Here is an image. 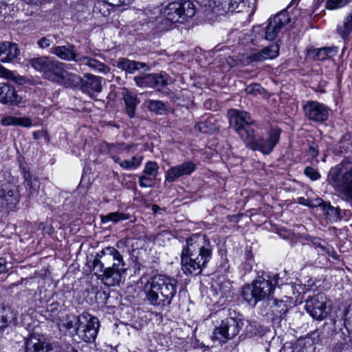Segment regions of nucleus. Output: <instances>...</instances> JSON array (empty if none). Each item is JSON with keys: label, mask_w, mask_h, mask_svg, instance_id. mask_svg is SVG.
Returning a JSON list of instances; mask_svg holds the SVG:
<instances>
[{"label": "nucleus", "mask_w": 352, "mask_h": 352, "mask_svg": "<svg viewBox=\"0 0 352 352\" xmlns=\"http://www.w3.org/2000/svg\"><path fill=\"white\" fill-rule=\"evenodd\" d=\"M228 115L230 126L246 146L252 150L269 154L278 142L280 133L278 129H273L266 137L256 139L254 135V121L251 118L250 113L243 111L231 109Z\"/></svg>", "instance_id": "nucleus-1"}, {"label": "nucleus", "mask_w": 352, "mask_h": 352, "mask_svg": "<svg viewBox=\"0 0 352 352\" xmlns=\"http://www.w3.org/2000/svg\"><path fill=\"white\" fill-rule=\"evenodd\" d=\"M212 256V245L204 234H193L186 239L181 254L182 270L186 274H199Z\"/></svg>", "instance_id": "nucleus-2"}, {"label": "nucleus", "mask_w": 352, "mask_h": 352, "mask_svg": "<svg viewBox=\"0 0 352 352\" xmlns=\"http://www.w3.org/2000/svg\"><path fill=\"white\" fill-rule=\"evenodd\" d=\"M177 289V280L164 275L155 276L144 286L147 300L152 305L159 307L169 306Z\"/></svg>", "instance_id": "nucleus-3"}, {"label": "nucleus", "mask_w": 352, "mask_h": 352, "mask_svg": "<svg viewBox=\"0 0 352 352\" xmlns=\"http://www.w3.org/2000/svg\"><path fill=\"white\" fill-rule=\"evenodd\" d=\"M100 256H104V262H113L112 266L105 268L100 280L109 287L118 285L122 282L126 272L122 256L113 247L103 249Z\"/></svg>", "instance_id": "nucleus-4"}, {"label": "nucleus", "mask_w": 352, "mask_h": 352, "mask_svg": "<svg viewBox=\"0 0 352 352\" xmlns=\"http://www.w3.org/2000/svg\"><path fill=\"white\" fill-rule=\"evenodd\" d=\"M196 11V5L192 1L177 0L165 6L161 14L164 19L170 23L183 24L189 21Z\"/></svg>", "instance_id": "nucleus-5"}, {"label": "nucleus", "mask_w": 352, "mask_h": 352, "mask_svg": "<svg viewBox=\"0 0 352 352\" xmlns=\"http://www.w3.org/2000/svg\"><path fill=\"white\" fill-rule=\"evenodd\" d=\"M274 283L264 278L259 277L252 285H248L242 289V296L250 305L255 306L271 294L277 283L276 275L274 277Z\"/></svg>", "instance_id": "nucleus-6"}, {"label": "nucleus", "mask_w": 352, "mask_h": 352, "mask_svg": "<svg viewBox=\"0 0 352 352\" xmlns=\"http://www.w3.org/2000/svg\"><path fill=\"white\" fill-rule=\"evenodd\" d=\"M328 183L337 191L352 199V170H344L342 164L331 168L327 177Z\"/></svg>", "instance_id": "nucleus-7"}, {"label": "nucleus", "mask_w": 352, "mask_h": 352, "mask_svg": "<svg viewBox=\"0 0 352 352\" xmlns=\"http://www.w3.org/2000/svg\"><path fill=\"white\" fill-rule=\"evenodd\" d=\"M99 327L100 323L97 318L84 312L78 316L76 333L82 340L91 342L95 340Z\"/></svg>", "instance_id": "nucleus-8"}, {"label": "nucleus", "mask_w": 352, "mask_h": 352, "mask_svg": "<svg viewBox=\"0 0 352 352\" xmlns=\"http://www.w3.org/2000/svg\"><path fill=\"white\" fill-rule=\"evenodd\" d=\"M242 325H243V322L234 318L223 320L220 324L214 329L212 339L220 344L226 343L239 333Z\"/></svg>", "instance_id": "nucleus-9"}, {"label": "nucleus", "mask_w": 352, "mask_h": 352, "mask_svg": "<svg viewBox=\"0 0 352 352\" xmlns=\"http://www.w3.org/2000/svg\"><path fill=\"white\" fill-rule=\"evenodd\" d=\"M326 302L325 295L322 293H318L305 301V309L314 319L322 320L328 314Z\"/></svg>", "instance_id": "nucleus-10"}, {"label": "nucleus", "mask_w": 352, "mask_h": 352, "mask_svg": "<svg viewBox=\"0 0 352 352\" xmlns=\"http://www.w3.org/2000/svg\"><path fill=\"white\" fill-rule=\"evenodd\" d=\"M290 22L287 12L283 11L270 18L265 28V38L274 41L276 38L281 30Z\"/></svg>", "instance_id": "nucleus-11"}, {"label": "nucleus", "mask_w": 352, "mask_h": 352, "mask_svg": "<svg viewBox=\"0 0 352 352\" xmlns=\"http://www.w3.org/2000/svg\"><path fill=\"white\" fill-rule=\"evenodd\" d=\"M305 116L316 122L326 121L329 115V109L325 104L318 101H307L303 106Z\"/></svg>", "instance_id": "nucleus-12"}, {"label": "nucleus", "mask_w": 352, "mask_h": 352, "mask_svg": "<svg viewBox=\"0 0 352 352\" xmlns=\"http://www.w3.org/2000/svg\"><path fill=\"white\" fill-rule=\"evenodd\" d=\"M256 0H224L222 3L221 15L228 12H245L248 15L254 14Z\"/></svg>", "instance_id": "nucleus-13"}, {"label": "nucleus", "mask_w": 352, "mask_h": 352, "mask_svg": "<svg viewBox=\"0 0 352 352\" xmlns=\"http://www.w3.org/2000/svg\"><path fill=\"white\" fill-rule=\"evenodd\" d=\"M196 170V165L192 161L171 166L165 173V183H173L179 178L189 176Z\"/></svg>", "instance_id": "nucleus-14"}, {"label": "nucleus", "mask_w": 352, "mask_h": 352, "mask_svg": "<svg viewBox=\"0 0 352 352\" xmlns=\"http://www.w3.org/2000/svg\"><path fill=\"white\" fill-rule=\"evenodd\" d=\"M134 80L136 85L140 87L160 88L167 84L165 74H144L135 76Z\"/></svg>", "instance_id": "nucleus-15"}, {"label": "nucleus", "mask_w": 352, "mask_h": 352, "mask_svg": "<svg viewBox=\"0 0 352 352\" xmlns=\"http://www.w3.org/2000/svg\"><path fill=\"white\" fill-rule=\"evenodd\" d=\"M279 54V46L276 43L272 44L261 50H255L248 57L249 62H262L273 59Z\"/></svg>", "instance_id": "nucleus-16"}, {"label": "nucleus", "mask_w": 352, "mask_h": 352, "mask_svg": "<svg viewBox=\"0 0 352 352\" xmlns=\"http://www.w3.org/2000/svg\"><path fill=\"white\" fill-rule=\"evenodd\" d=\"M19 202V193L14 189L0 188V210H12Z\"/></svg>", "instance_id": "nucleus-17"}, {"label": "nucleus", "mask_w": 352, "mask_h": 352, "mask_svg": "<svg viewBox=\"0 0 352 352\" xmlns=\"http://www.w3.org/2000/svg\"><path fill=\"white\" fill-rule=\"evenodd\" d=\"M50 52L64 60L78 62L80 55L76 52V47L72 44L56 46L51 48Z\"/></svg>", "instance_id": "nucleus-18"}, {"label": "nucleus", "mask_w": 352, "mask_h": 352, "mask_svg": "<svg viewBox=\"0 0 352 352\" xmlns=\"http://www.w3.org/2000/svg\"><path fill=\"white\" fill-rule=\"evenodd\" d=\"M102 80L100 76L91 74H85V79L81 82V89L83 92L92 96L95 93H99L102 90Z\"/></svg>", "instance_id": "nucleus-19"}, {"label": "nucleus", "mask_w": 352, "mask_h": 352, "mask_svg": "<svg viewBox=\"0 0 352 352\" xmlns=\"http://www.w3.org/2000/svg\"><path fill=\"white\" fill-rule=\"evenodd\" d=\"M21 98L16 94L14 87L6 83H0V102L4 104H17Z\"/></svg>", "instance_id": "nucleus-20"}, {"label": "nucleus", "mask_w": 352, "mask_h": 352, "mask_svg": "<svg viewBox=\"0 0 352 352\" xmlns=\"http://www.w3.org/2000/svg\"><path fill=\"white\" fill-rule=\"evenodd\" d=\"M132 0H103L98 1L94 3L93 12L96 14L107 16L110 13V6H120L122 4H129Z\"/></svg>", "instance_id": "nucleus-21"}, {"label": "nucleus", "mask_w": 352, "mask_h": 352, "mask_svg": "<svg viewBox=\"0 0 352 352\" xmlns=\"http://www.w3.org/2000/svg\"><path fill=\"white\" fill-rule=\"evenodd\" d=\"M69 65L59 62L56 60L53 59L52 63L47 71L45 76V78L59 83L61 78L65 73L66 69H68Z\"/></svg>", "instance_id": "nucleus-22"}, {"label": "nucleus", "mask_w": 352, "mask_h": 352, "mask_svg": "<svg viewBox=\"0 0 352 352\" xmlns=\"http://www.w3.org/2000/svg\"><path fill=\"white\" fill-rule=\"evenodd\" d=\"M122 98L125 104V110L129 118L134 117L137 105L140 100L136 94L124 88L122 92Z\"/></svg>", "instance_id": "nucleus-23"}, {"label": "nucleus", "mask_w": 352, "mask_h": 352, "mask_svg": "<svg viewBox=\"0 0 352 352\" xmlns=\"http://www.w3.org/2000/svg\"><path fill=\"white\" fill-rule=\"evenodd\" d=\"M19 54L16 43L3 42L0 43V62L7 63L14 59Z\"/></svg>", "instance_id": "nucleus-24"}, {"label": "nucleus", "mask_w": 352, "mask_h": 352, "mask_svg": "<svg viewBox=\"0 0 352 352\" xmlns=\"http://www.w3.org/2000/svg\"><path fill=\"white\" fill-rule=\"evenodd\" d=\"M292 299L287 296L281 300L274 299L272 309L274 316L282 318L292 307Z\"/></svg>", "instance_id": "nucleus-25"}, {"label": "nucleus", "mask_w": 352, "mask_h": 352, "mask_svg": "<svg viewBox=\"0 0 352 352\" xmlns=\"http://www.w3.org/2000/svg\"><path fill=\"white\" fill-rule=\"evenodd\" d=\"M308 53L315 60H324L335 56L338 53V48L336 47H325L310 50Z\"/></svg>", "instance_id": "nucleus-26"}, {"label": "nucleus", "mask_w": 352, "mask_h": 352, "mask_svg": "<svg viewBox=\"0 0 352 352\" xmlns=\"http://www.w3.org/2000/svg\"><path fill=\"white\" fill-rule=\"evenodd\" d=\"M55 322L57 323L60 331H67L72 329H74L76 331V327L78 322V316L69 315L64 312L58 319V321H56Z\"/></svg>", "instance_id": "nucleus-27"}, {"label": "nucleus", "mask_w": 352, "mask_h": 352, "mask_svg": "<svg viewBox=\"0 0 352 352\" xmlns=\"http://www.w3.org/2000/svg\"><path fill=\"white\" fill-rule=\"evenodd\" d=\"M1 124L3 126H19L30 127L32 125V120L28 117H16L7 116L1 118Z\"/></svg>", "instance_id": "nucleus-28"}, {"label": "nucleus", "mask_w": 352, "mask_h": 352, "mask_svg": "<svg viewBox=\"0 0 352 352\" xmlns=\"http://www.w3.org/2000/svg\"><path fill=\"white\" fill-rule=\"evenodd\" d=\"M46 344L38 335H31L25 342V352H44Z\"/></svg>", "instance_id": "nucleus-29"}, {"label": "nucleus", "mask_w": 352, "mask_h": 352, "mask_svg": "<svg viewBox=\"0 0 352 352\" xmlns=\"http://www.w3.org/2000/svg\"><path fill=\"white\" fill-rule=\"evenodd\" d=\"M16 316L10 307L3 306L0 308V329H4L11 324H15Z\"/></svg>", "instance_id": "nucleus-30"}, {"label": "nucleus", "mask_w": 352, "mask_h": 352, "mask_svg": "<svg viewBox=\"0 0 352 352\" xmlns=\"http://www.w3.org/2000/svg\"><path fill=\"white\" fill-rule=\"evenodd\" d=\"M54 58L48 56H39L30 60V65L37 71L42 72L45 77Z\"/></svg>", "instance_id": "nucleus-31"}, {"label": "nucleus", "mask_w": 352, "mask_h": 352, "mask_svg": "<svg viewBox=\"0 0 352 352\" xmlns=\"http://www.w3.org/2000/svg\"><path fill=\"white\" fill-rule=\"evenodd\" d=\"M317 206L322 209L323 214L330 221H337L340 219V210L326 203L323 202L322 199H316Z\"/></svg>", "instance_id": "nucleus-32"}, {"label": "nucleus", "mask_w": 352, "mask_h": 352, "mask_svg": "<svg viewBox=\"0 0 352 352\" xmlns=\"http://www.w3.org/2000/svg\"><path fill=\"white\" fill-rule=\"evenodd\" d=\"M112 159L116 163H118L120 167L125 170H135L142 164V156H133L131 160H121L119 157L113 155Z\"/></svg>", "instance_id": "nucleus-33"}, {"label": "nucleus", "mask_w": 352, "mask_h": 352, "mask_svg": "<svg viewBox=\"0 0 352 352\" xmlns=\"http://www.w3.org/2000/svg\"><path fill=\"white\" fill-rule=\"evenodd\" d=\"M117 67L127 73L133 74L140 68L146 67V64L122 58L118 60Z\"/></svg>", "instance_id": "nucleus-34"}, {"label": "nucleus", "mask_w": 352, "mask_h": 352, "mask_svg": "<svg viewBox=\"0 0 352 352\" xmlns=\"http://www.w3.org/2000/svg\"><path fill=\"white\" fill-rule=\"evenodd\" d=\"M78 62H80L82 65H87L91 69L99 72L107 74L109 72V68L104 63L88 56H80Z\"/></svg>", "instance_id": "nucleus-35"}, {"label": "nucleus", "mask_w": 352, "mask_h": 352, "mask_svg": "<svg viewBox=\"0 0 352 352\" xmlns=\"http://www.w3.org/2000/svg\"><path fill=\"white\" fill-rule=\"evenodd\" d=\"M82 79L81 77L76 74L69 72L67 69L61 78L58 84L63 85L65 87H76L81 85Z\"/></svg>", "instance_id": "nucleus-36"}, {"label": "nucleus", "mask_w": 352, "mask_h": 352, "mask_svg": "<svg viewBox=\"0 0 352 352\" xmlns=\"http://www.w3.org/2000/svg\"><path fill=\"white\" fill-rule=\"evenodd\" d=\"M338 32L343 38H347L352 32V14L349 13L344 18L342 23L338 26Z\"/></svg>", "instance_id": "nucleus-37"}, {"label": "nucleus", "mask_w": 352, "mask_h": 352, "mask_svg": "<svg viewBox=\"0 0 352 352\" xmlns=\"http://www.w3.org/2000/svg\"><path fill=\"white\" fill-rule=\"evenodd\" d=\"M44 352H78L72 345L64 344H60L58 342L47 343Z\"/></svg>", "instance_id": "nucleus-38"}, {"label": "nucleus", "mask_w": 352, "mask_h": 352, "mask_svg": "<svg viewBox=\"0 0 352 352\" xmlns=\"http://www.w3.org/2000/svg\"><path fill=\"white\" fill-rule=\"evenodd\" d=\"M102 254V250L98 252L92 262V269L94 274L98 277L99 279L102 277V274L104 273L105 269H104V264H107L109 262H104V256H100V254Z\"/></svg>", "instance_id": "nucleus-39"}, {"label": "nucleus", "mask_w": 352, "mask_h": 352, "mask_svg": "<svg viewBox=\"0 0 352 352\" xmlns=\"http://www.w3.org/2000/svg\"><path fill=\"white\" fill-rule=\"evenodd\" d=\"M60 308L61 305L57 302H52L48 305L46 310L47 318L53 322L58 321L61 314L64 313Z\"/></svg>", "instance_id": "nucleus-40"}, {"label": "nucleus", "mask_w": 352, "mask_h": 352, "mask_svg": "<svg viewBox=\"0 0 352 352\" xmlns=\"http://www.w3.org/2000/svg\"><path fill=\"white\" fill-rule=\"evenodd\" d=\"M129 218V215L125 213L114 212H110L107 215L101 216V221L102 223H105L109 221H112L113 223H118L120 221L126 220Z\"/></svg>", "instance_id": "nucleus-41"}, {"label": "nucleus", "mask_w": 352, "mask_h": 352, "mask_svg": "<svg viewBox=\"0 0 352 352\" xmlns=\"http://www.w3.org/2000/svg\"><path fill=\"white\" fill-rule=\"evenodd\" d=\"M25 179L27 182V187L29 191V196L32 197L37 196L40 186L38 179L36 178L32 179L30 177V175L27 176L26 174L25 175Z\"/></svg>", "instance_id": "nucleus-42"}, {"label": "nucleus", "mask_w": 352, "mask_h": 352, "mask_svg": "<svg viewBox=\"0 0 352 352\" xmlns=\"http://www.w3.org/2000/svg\"><path fill=\"white\" fill-rule=\"evenodd\" d=\"M195 129L204 133H212L216 130V126L210 120L199 122L195 125Z\"/></svg>", "instance_id": "nucleus-43"}, {"label": "nucleus", "mask_w": 352, "mask_h": 352, "mask_svg": "<svg viewBox=\"0 0 352 352\" xmlns=\"http://www.w3.org/2000/svg\"><path fill=\"white\" fill-rule=\"evenodd\" d=\"M143 172L145 175L155 179L159 173L158 164L155 162L148 161L145 164Z\"/></svg>", "instance_id": "nucleus-44"}, {"label": "nucleus", "mask_w": 352, "mask_h": 352, "mask_svg": "<svg viewBox=\"0 0 352 352\" xmlns=\"http://www.w3.org/2000/svg\"><path fill=\"white\" fill-rule=\"evenodd\" d=\"M0 77L8 80H12L15 82L21 83L23 78L19 76H16L13 72L7 69L0 65Z\"/></svg>", "instance_id": "nucleus-45"}, {"label": "nucleus", "mask_w": 352, "mask_h": 352, "mask_svg": "<svg viewBox=\"0 0 352 352\" xmlns=\"http://www.w3.org/2000/svg\"><path fill=\"white\" fill-rule=\"evenodd\" d=\"M148 108L158 114H162L166 111V105L160 100H149Z\"/></svg>", "instance_id": "nucleus-46"}, {"label": "nucleus", "mask_w": 352, "mask_h": 352, "mask_svg": "<svg viewBox=\"0 0 352 352\" xmlns=\"http://www.w3.org/2000/svg\"><path fill=\"white\" fill-rule=\"evenodd\" d=\"M223 1L224 0H206L205 6H208L212 12L216 14L221 15V8Z\"/></svg>", "instance_id": "nucleus-47"}, {"label": "nucleus", "mask_w": 352, "mask_h": 352, "mask_svg": "<svg viewBox=\"0 0 352 352\" xmlns=\"http://www.w3.org/2000/svg\"><path fill=\"white\" fill-rule=\"evenodd\" d=\"M263 89L258 84H251L245 88V92L252 96H258L262 94Z\"/></svg>", "instance_id": "nucleus-48"}, {"label": "nucleus", "mask_w": 352, "mask_h": 352, "mask_svg": "<svg viewBox=\"0 0 352 352\" xmlns=\"http://www.w3.org/2000/svg\"><path fill=\"white\" fill-rule=\"evenodd\" d=\"M349 3V0H328L327 8L329 10H335L344 7Z\"/></svg>", "instance_id": "nucleus-49"}, {"label": "nucleus", "mask_w": 352, "mask_h": 352, "mask_svg": "<svg viewBox=\"0 0 352 352\" xmlns=\"http://www.w3.org/2000/svg\"><path fill=\"white\" fill-rule=\"evenodd\" d=\"M153 178L143 175L139 177V184L142 188H148L153 186Z\"/></svg>", "instance_id": "nucleus-50"}, {"label": "nucleus", "mask_w": 352, "mask_h": 352, "mask_svg": "<svg viewBox=\"0 0 352 352\" xmlns=\"http://www.w3.org/2000/svg\"><path fill=\"white\" fill-rule=\"evenodd\" d=\"M53 41L51 36H43L37 41L38 46L41 49H45L51 45Z\"/></svg>", "instance_id": "nucleus-51"}, {"label": "nucleus", "mask_w": 352, "mask_h": 352, "mask_svg": "<svg viewBox=\"0 0 352 352\" xmlns=\"http://www.w3.org/2000/svg\"><path fill=\"white\" fill-rule=\"evenodd\" d=\"M305 174L312 180H317L320 176L319 173L311 167H307L305 169Z\"/></svg>", "instance_id": "nucleus-52"}, {"label": "nucleus", "mask_w": 352, "mask_h": 352, "mask_svg": "<svg viewBox=\"0 0 352 352\" xmlns=\"http://www.w3.org/2000/svg\"><path fill=\"white\" fill-rule=\"evenodd\" d=\"M315 346H314V342L311 339H307L304 343V349L299 351V352H314Z\"/></svg>", "instance_id": "nucleus-53"}, {"label": "nucleus", "mask_w": 352, "mask_h": 352, "mask_svg": "<svg viewBox=\"0 0 352 352\" xmlns=\"http://www.w3.org/2000/svg\"><path fill=\"white\" fill-rule=\"evenodd\" d=\"M342 318L346 323L352 324V305H349L345 310Z\"/></svg>", "instance_id": "nucleus-54"}, {"label": "nucleus", "mask_w": 352, "mask_h": 352, "mask_svg": "<svg viewBox=\"0 0 352 352\" xmlns=\"http://www.w3.org/2000/svg\"><path fill=\"white\" fill-rule=\"evenodd\" d=\"M324 243H325L324 242L322 243V242L319 241V242L315 243V245H316V246L321 248L323 251H324V252H327L329 254H330V253L331 252H333V250L331 248L325 246Z\"/></svg>", "instance_id": "nucleus-55"}, {"label": "nucleus", "mask_w": 352, "mask_h": 352, "mask_svg": "<svg viewBox=\"0 0 352 352\" xmlns=\"http://www.w3.org/2000/svg\"><path fill=\"white\" fill-rule=\"evenodd\" d=\"M298 202L300 204L305 205V206H317V201H316V204H313L310 200L306 199L303 197H300L298 199Z\"/></svg>", "instance_id": "nucleus-56"}, {"label": "nucleus", "mask_w": 352, "mask_h": 352, "mask_svg": "<svg viewBox=\"0 0 352 352\" xmlns=\"http://www.w3.org/2000/svg\"><path fill=\"white\" fill-rule=\"evenodd\" d=\"M310 149H311V151H313V153H312V155H316V151H315V149H314L312 146H311V147H310Z\"/></svg>", "instance_id": "nucleus-57"}, {"label": "nucleus", "mask_w": 352, "mask_h": 352, "mask_svg": "<svg viewBox=\"0 0 352 352\" xmlns=\"http://www.w3.org/2000/svg\"><path fill=\"white\" fill-rule=\"evenodd\" d=\"M138 14H139V16H140V14L144 15V11L140 10Z\"/></svg>", "instance_id": "nucleus-58"}, {"label": "nucleus", "mask_w": 352, "mask_h": 352, "mask_svg": "<svg viewBox=\"0 0 352 352\" xmlns=\"http://www.w3.org/2000/svg\"><path fill=\"white\" fill-rule=\"evenodd\" d=\"M33 135H34V138H36H36H37V135H36V132H34V133H33Z\"/></svg>", "instance_id": "nucleus-59"}, {"label": "nucleus", "mask_w": 352, "mask_h": 352, "mask_svg": "<svg viewBox=\"0 0 352 352\" xmlns=\"http://www.w3.org/2000/svg\"><path fill=\"white\" fill-rule=\"evenodd\" d=\"M33 135H34V138H36H36H37V135H36V132H34V133H33Z\"/></svg>", "instance_id": "nucleus-60"}, {"label": "nucleus", "mask_w": 352, "mask_h": 352, "mask_svg": "<svg viewBox=\"0 0 352 352\" xmlns=\"http://www.w3.org/2000/svg\"><path fill=\"white\" fill-rule=\"evenodd\" d=\"M249 331H250V332L253 333V331H252V330H249ZM254 333H256V332H255V331H254Z\"/></svg>", "instance_id": "nucleus-61"}]
</instances>
